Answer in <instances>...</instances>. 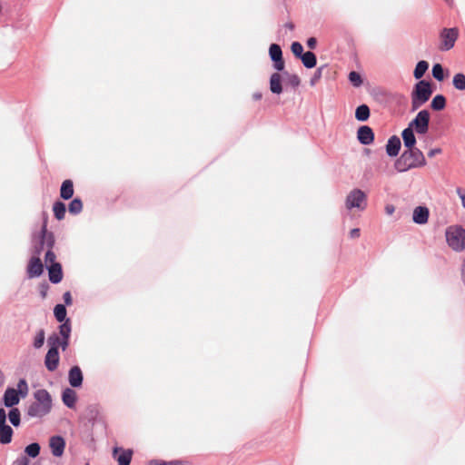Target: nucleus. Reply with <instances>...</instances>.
I'll return each mask as SVG.
<instances>
[{"instance_id": "4", "label": "nucleus", "mask_w": 465, "mask_h": 465, "mask_svg": "<svg viewBox=\"0 0 465 465\" xmlns=\"http://www.w3.org/2000/svg\"><path fill=\"white\" fill-rule=\"evenodd\" d=\"M445 239L448 246L454 252L465 250V229L458 224L450 225L445 230Z\"/></svg>"}, {"instance_id": "21", "label": "nucleus", "mask_w": 465, "mask_h": 465, "mask_svg": "<svg viewBox=\"0 0 465 465\" xmlns=\"http://www.w3.org/2000/svg\"><path fill=\"white\" fill-rule=\"evenodd\" d=\"M62 400L65 406L74 408L76 402V392L70 388H66L63 391Z\"/></svg>"}, {"instance_id": "39", "label": "nucleus", "mask_w": 465, "mask_h": 465, "mask_svg": "<svg viewBox=\"0 0 465 465\" xmlns=\"http://www.w3.org/2000/svg\"><path fill=\"white\" fill-rule=\"evenodd\" d=\"M292 52L297 57H301L303 54V47L301 43L293 42L291 46Z\"/></svg>"}, {"instance_id": "47", "label": "nucleus", "mask_w": 465, "mask_h": 465, "mask_svg": "<svg viewBox=\"0 0 465 465\" xmlns=\"http://www.w3.org/2000/svg\"><path fill=\"white\" fill-rule=\"evenodd\" d=\"M69 345V338H62L60 340V347L63 351H65Z\"/></svg>"}, {"instance_id": "49", "label": "nucleus", "mask_w": 465, "mask_h": 465, "mask_svg": "<svg viewBox=\"0 0 465 465\" xmlns=\"http://www.w3.org/2000/svg\"><path fill=\"white\" fill-rule=\"evenodd\" d=\"M350 236L351 238H358V237H360V229L354 228V229L351 230Z\"/></svg>"}, {"instance_id": "24", "label": "nucleus", "mask_w": 465, "mask_h": 465, "mask_svg": "<svg viewBox=\"0 0 465 465\" xmlns=\"http://www.w3.org/2000/svg\"><path fill=\"white\" fill-rule=\"evenodd\" d=\"M300 59L306 68H313L317 63L316 55L311 51L303 53Z\"/></svg>"}, {"instance_id": "37", "label": "nucleus", "mask_w": 465, "mask_h": 465, "mask_svg": "<svg viewBox=\"0 0 465 465\" xmlns=\"http://www.w3.org/2000/svg\"><path fill=\"white\" fill-rule=\"evenodd\" d=\"M349 80L355 87H360L362 84V79L359 73L352 71L349 74Z\"/></svg>"}, {"instance_id": "38", "label": "nucleus", "mask_w": 465, "mask_h": 465, "mask_svg": "<svg viewBox=\"0 0 465 465\" xmlns=\"http://www.w3.org/2000/svg\"><path fill=\"white\" fill-rule=\"evenodd\" d=\"M432 75L438 81H442L444 79V71L440 64H436L433 65Z\"/></svg>"}, {"instance_id": "34", "label": "nucleus", "mask_w": 465, "mask_h": 465, "mask_svg": "<svg viewBox=\"0 0 465 465\" xmlns=\"http://www.w3.org/2000/svg\"><path fill=\"white\" fill-rule=\"evenodd\" d=\"M60 340L61 337L57 333H53L52 335H50L47 339L49 350L55 349L56 351H58L60 347Z\"/></svg>"}, {"instance_id": "54", "label": "nucleus", "mask_w": 465, "mask_h": 465, "mask_svg": "<svg viewBox=\"0 0 465 465\" xmlns=\"http://www.w3.org/2000/svg\"><path fill=\"white\" fill-rule=\"evenodd\" d=\"M2 10H3V5H2V2L0 1V14L2 13Z\"/></svg>"}, {"instance_id": "43", "label": "nucleus", "mask_w": 465, "mask_h": 465, "mask_svg": "<svg viewBox=\"0 0 465 465\" xmlns=\"http://www.w3.org/2000/svg\"><path fill=\"white\" fill-rule=\"evenodd\" d=\"M456 193L457 195L459 196L460 202H461V206L462 208L465 209V189L461 188V187H457L456 188Z\"/></svg>"}, {"instance_id": "2", "label": "nucleus", "mask_w": 465, "mask_h": 465, "mask_svg": "<svg viewBox=\"0 0 465 465\" xmlns=\"http://www.w3.org/2000/svg\"><path fill=\"white\" fill-rule=\"evenodd\" d=\"M34 398L35 401L27 409L28 416L41 418L46 415L52 408V399L49 392L44 389L37 390Z\"/></svg>"}, {"instance_id": "17", "label": "nucleus", "mask_w": 465, "mask_h": 465, "mask_svg": "<svg viewBox=\"0 0 465 465\" xmlns=\"http://www.w3.org/2000/svg\"><path fill=\"white\" fill-rule=\"evenodd\" d=\"M401 149V140L396 136H392L389 139L386 144V153L389 156L398 155Z\"/></svg>"}, {"instance_id": "20", "label": "nucleus", "mask_w": 465, "mask_h": 465, "mask_svg": "<svg viewBox=\"0 0 465 465\" xmlns=\"http://www.w3.org/2000/svg\"><path fill=\"white\" fill-rule=\"evenodd\" d=\"M404 146L408 149L415 148L416 138L414 131L409 126L402 131L401 134Z\"/></svg>"}, {"instance_id": "23", "label": "nucleus", "mask_w": 465, "mask_h": 465, "mask_svg": "<svg viewBox=\"0 0 465 465\" xmlns=\"http://www.w3.org/2000/svg\"><path fill=\"white\" fill-rule=\"evenodd\" d=\"M13 436V429L5 424L3 426H0V443L2 444H8L12 440Z\"/></svg>"}, {"instance_id": "30", "label": "nucleus", "mask_w": 465, "mask_h": 465, "mask_svg": "<svg viewBox=\"0 0 465 465\" xmlns=\"http://www.w3.org/2000/svg\"><path fill=\"white\" fill-rule=\"evenodd\" d=\"M45 340V332L43 329H40L36 331L35 336L34 338L33 346L35 349H40L43 347Z\"/></svg>"}, {"instance_id": "16", "label": "nucleus", "mask_w": 465, "mask_h": 465, "mask_svg": "<svg viewBox=\"0 0 465 465\" xmlns=\"http://www.w3.org/2000/svg\"><path fill=\"white\" fill-rule=\"evenodd\" d=\"M68 381L72 387L78 388L83 383V373L78 366H74L70 369L68 374Z\"/></svg>"}, {"instance_id": "9", "label": "nucleus", "mask_w": 465, "mask_h": 465, "mask_svg": "<svg viewBox=\"0 0 465 465\" xmlns=\"http://www.w3.org/2000/svg\"><path fill=\"white\" fill-rule=\"evenodd\" d=\"M269 54L271 59L273 61V67L277 71H282L284 69V61L282 59V52L279 45L272 44L269 48Z\"/></svg>"}, {"instance_id": "15", "label": "nucleus", "mask_w": 465, "mask_h": 465, "mask_svg": "<svg viewBox=\"0 0 465 465\" xmlns=\"http://www.w3.org/2000/svg\"><path fill=\"white\" fill-rule=\"evenodd\" d=\"M43 272V264L38 257H34L30 260L27 273L30 278L38 277Z\"/></svg>"}, {"instance_id": "13", "label": "nucleus", "mask_w": 465, "mask_h": 465, "mask_svg": "<svg viewBox=\"0 0 465 465\" xmlns=\"http://www.w3.org/2000/svg\"><path fill=\"white\" fill-rule=\"evenodd\" d=\"M59 352L55 349L48 350L45 358V365L49 371H54L57 369L59 364Z\"/></svg>"}, {"instance_id": "50", "label": "nucleus", "mask_w": 465, "mask_h": 465, "mask_svg": "<svg viewBox=\"0 0 465 465\" xmlns=\"http://www.w3.org/2000/svg\"><path fill=\"white\" fill-rule=\"evenodd\" d=\"M64 302L69 305L72 303V297H71V294L69 292H66L64 294Z\"/></svg>"}, {"instance_id": "36", "label": "nucleus", "mask_w": 465, "mask_h": 465, "mask_svg": "<svg viewBox=\"0 0 465 465\" xmlns=\"http://www.w3.org/2000/svg\"><path fill=\"white\" fill-rule=\"evenodd\" d=\"M8 418L10 422L17 427L20 424V411L18 409L14 408L9 411Z\"/></svg>"}, {"instance_id": "41", "label": "nucleus", "mask_w": 465, "mask_h": 465, "mask_svg": "<svg viewBox=\"0 0 465 465\" xmlns=\"http://www.w3.org/2000/svg\"><path fill=\"white\" fill-rule=\"evenodd\" d=\"M14 465H36V464L31 463L29 459L26 456H20L15 460V461L14 462Z\"/></svg>"}, {"instance_id": "48", "label": "nucleus", "mask_w": 465, "mask_h": 465, "mask_svg": "<svg viewBox=\"0 0 465 465\" xmlns=\"http://www.w3.org/2000/svg\"><path fill=\"white\" fill-rule=\"evenodd\" d=\"M440 153H441V150L440 148H434V149H431V150L429 151L428 156L429 157H433L436 154H439Z\"/></svg>"}, {"instance_id": "3", "label": "nucleus", "mask_w": 465, "mask_h": 465, "mask_svg": "<svg viewBox=\"0 0 465 465\" xmlns=\"http://www.w3.org/2000/svg\"><path fill=\"white\" fill-rule=\"evenodd\" d=\"M344 206L349 212H364L368 207L367 193L359 188L351 190L345 197Z\"/></svg>"}, {"instance_id": "31", "label": "nucleus", "mask_w": 465, "mask_h": 465, "mask_svg": "<svg viewBox=\"0 0 465 465\" xmlns=\"http://www.w3.org/2000/svg\"><path fill=\"white\" fill-rule=\"evenodd\" d=\"M453 85L457 90L464 91L465 90V74L459 73L453 76Z\"/></svg>"}, {"instance_id": "53", "label": "nucleus", "mask_w": 465, "mask_h": 465, "mask_svg": "<svg viewBox=\"0 0 465 465\" xmlns=\"http://www.w3.org/2000/svg\"><path fill=\"white\" fill-rule=\"evenodd\" d=\"M253 97H254V99L259 100V99L262 98V94H254Z\"/></svg>"}, {"instance_id": "35", "label": "nucleus", "mask_w": 465, "mask_h": 465, "mask_svg": "<svg viewBox=\"0 0 465 465\" xmlns=\"http://www.w3.org/2000/svg\"><path fill=\"white\" fill-rule=\"evenodd\" d=\"M71 334V324L69 322V320H66L64 322H63L59 327V336L62 338H70Z\"/></svg>"}, {"instance_id": "14", "label": "nucleus", "mask_w": 465, "mask_h": 465, "mask_svg": "<svg viewBox=\"0 0 465 465\" xmlns=\"http://www.w3.org/2000/svg\"><path fill=\"white\" fill-rule=\"evenodd\" d=\"M132 450H123L121 448L114 449V458L117 460L119 465H129L132 459Z\"/></svg>"}, {"instance_id": "45", "label": "nucleus", "mask_w": 465, "mask_h": 465, "mask_svg": "<svg viewBox=\"0 0 465 465\" xmlns=\"http://www.w3.org/2000/svg\"><path fill=\"white\" fill-rule=\"evenodd\" d=\"M316 45H317V40L316 38L314 37H310L308 40H307V46L310 48V49H314L316 47Z\"/></svg>"}, {"instance_id": "42", "label": "nucleus", "mask_w": 465, "mask_h": 465, "mask_svg": "<svg viewBox=\"0 0 465 465\" xmlns=\"http://www.w3.org/2000/svg\"><path fill=\"white\" fill-rule=\"evenodd\" d=\"M54 260H55V254L50 250L47 251L45 253V257L46 265L49 264V266H50V265L55 263Z\"/></svg>"}, {"instance_id": "6", "label": "nucleus", "mask_w": 465, "mask_h": 465, "mask_svg": "<svg viewBox=\"0 0 465 465\" xmlns=\"http://www.w3.org/2000/svg\"><path fill=\"white\" fill-rule=\"evenodd\" d=\"M18 390L8 388L4 394V404L6 407H14L15 405L19 403L20 397L19 393H22L23 396L26 394L27 391V383L25 380H20L17 384Z\"/></svg>"}, {"instance_id": "44", "label": "nucleus", "mask_w": 465, "mask_h": 465, "mask_svg": "<svg viewBox=\"0 0 465 465\" xmlns=\"http://www.w3.org/2000/svg\"><path fill=\"white\" fill-rule=\"evenodd\" d=\"M387 215H392L395 212V206L391 203H387L384 207Z\"/></svg>"}, {"instance_id": "40", "label": "nucleus", "mask_w": 465, "mask_h": 465, "mask_svg": "<svg viewBox=\"0 0 465 465\" xmlns=\"http://www.w3.org/2000/svg\"><path fill=\"white\" fill-rule=\"evenodd\" d=\"M288 83L290 85L296 88L300 85L301 80L297 74H290L288 75Z\"/></svg>"}, {"instance_id": "11", "label": "nucleus", "mask_w": 465, "mask_h": 465, "mask_svg": "<svg viewBox=\"0 0 465 465\" xmlns=\"http://www.w3.org/2000/svg\"><path fill=\"white\" fill-rule=\"evenodd\" d=\"M49 447L54 457H61L64 451L65 441L61 436H53L49 440Z\"/></svg>"}, {"instance_id": "10", "label": "nucleus", "mask_w": 465, "mask_h": 465, "mask_svg": "<svg viewBox=\"0 0 465 465\" xmlns=\"http://www.w3.org/2000/svg\"><path fill=\"white\" fill-rule=\"evenodd\" d=\"M430 210L428 207L420 205L413 209L412 221L416 224L423 225L429 221Z\"/></svg>"}, {"instance_id": "19", "label": "nucleus", "mask_w": 465, "mask_h": 465, "mask_svg": "<svg viewBox=\"0 0 465 465\" xmlns=\"http://www.w3.org/2000/svg\"><path fill=\"white\" fill-rule=\"evenodd\" d=\"M270 90L272 94H280L282 93V75L279 73H273L270 78Z\"/></svg>"}, {"instance_id": "46", "label": "nucleus", "mask_w": 465, "mask_h": 465, "mask_svg": "<svg viewBox=\"0 0 465 465\" xmlns=\"http://www.w3.org/2000/svg\"><path fill=\"white\" fill-rule=\"evenodd\" d=\"M6 413L4 409H0V426L5 425L6 422Z\"/></svg>"}, {"instance_id": "32", "label": "nucleus", "mask_w": 465, "mask_h": 465, "mask_svg": "<svg viewBox=\"0 0 465 465\" xmlns=\"http://www.w3.org/2000/svg\"><path fill=\"white\" fill-rule=\"evenodd\" d=\"M69 213H72V214H78L81 213L82 209H83V203H82V201L78 198H75L70 203H69Z\"/></svg>"}, {"instance_id": "7", "label": "nucleus", "mask_w": 465, "mask_h": 465, "mask_svg": "<svg viewBox=\"0 0 465 465\" xmlns=\"http://www.w3.org/2000/svg\"><path fill=\"white\" fill-rule=\"evenodd\" d=\"M430 113L427 110L420 111L415 118L411 121L409 127L417 134H425L429 130Z\"/></svg>"}, {"instance_id": "18", "label": "nucleus", "mask_w": 465, "mask_h": 465, "mask_svg": "<svg viewBox=\"0 0 465 465\" xmlns=\"http://www.w3.org/2000/svg\"><path fill=\"white\" fill-rule=\"evenodd\" d=\"M49 280L53 283H59L63 279L62 267L59 263H54L48 267Z\"/></svg>"}, {"instance_id": "22", "label": "nucleus", "mask_w": 465, "mask_h": 465, "mask_svg": "<svg viewBox=\"0 0 465 465\" xmlns=\"http://www.w3.org/2000/svg\"><path fill=\"white\" fill-rule=\"evenodd\" d=\"M74 194V184L71 180H65L63 182L61 190H60V195L63 199L68 200L72 198Z\"/></svg>"}, {"instance_id": "52", "label": "nucleus", "mask_w": 465, "mask_h": 465, "mask_svg": "<svg viewBox=\"0 0 465 465\" xmlns=\"http://www.w3.org/2000/svg\"><path fill=\"white\" fill-rule=\"evenodd\" d=\"M4 385V375L2 372H0V389Z\"/></svg>"}, {"instance_id": "1", "label": "nucleus", "mask_w": 465, "mask_h": 465, "mask_svg": "<svg viewBox=\"0 0 465 465\" xmlns=\"http://www.w3.org/2000/svg\"><path fill=\"white\" fill-rule=\"evenodd\" d=\"M426 164L425 157L418 148L407 149L395 162V168L399 173L418 168Z\"/></svg>"}, {"instance_id": "8", "label": "nucleus", "mask_w": 465, "mask_h": 465, "mask_svg": "<svg viewBox=\"0 0 465 465\" xmlns=\"http://www.w3.org/2000/svg\"><path fill=\"white\" fill-rule=\"evenodd\" d=\"M459 36V31L457 28H444L440 33V49L442 51H448L451 49Z\"/></svg>"}, {"instance_id": "29", "label": "nucleus", "mask_w": 465, "mask_h": 465, "mask_svg": "<svg viewBox=\"0 0 465 465\" xmlns=\"http://www.w3.org/2000/svg\"><path fill=\"white\" fill-rule=\"evenodd\" d=\"M430 105L433 110H442L446 105V99L443 95L438 94L432 99Z\"/></svg>"}, {"instance_id": "5", "label": "nucleus", "mask_w": 465, "mask_h": 465, "mask_svg": "<svg viewBox=\"0 0 465 465\" xmlns=\"http://www.w3.org/2000/svg\"><path fill=\"white\" fill-rule=\"evenodd\" d=\"M432 89L429 82L419 81L411 92V111L418 110L430 97Z\"/></svg>"}, {"instance_id": "26", "label": "nucleus", "mask_w": 465, "mask_h": 465, "mask_svg": "<svg viewBox=\"0 0 465 465\" xmlns=\"http://www.w3.org/2000/svg\"><path fill=\"white\" fill-rule=\"evenodd\" d=\"M40 450H41V447L38 443H36V442L31 443L25 448V455L24 456H26L27 458L28 457L36 458L40 453Z\"/></svg>"}, {"instance_id": "27", "label": "nucleus", "mask_w": 465, "mask_h": 465, "mask_svg": "<svg viewBox=\"0 0 465 465\" xmlns=\"http://www.w3.org/2000/svg\"><path fill=\"white\" fill-rule=\"evenodd\" d=\"M429 68V64L426 61H420L414 69L413 75L416 79H420Z\"/></svg>"}, {"instance_id": "51", "label": "nucleus", "mask_w": 465, "mask_h": 465, "mask_svg": "<svg viewBox=\"0 0 465 465\" xmlns=\"http://www.w3.org/2000/svg\"><path fill=\"white\" fill-rule=\"evenodd\" d=\"M321 77V70L319 69L315 75L311 79V84L314 85L316 81Z\"/></svg>"}, {"instance_id": "33", "label": "nucleus", "mask_w": 465, "mask_h": 465, "mask_svg": "<svg viewBox=\"0 0 465 465\" xmlns=\"http://www.w3.org/2000/svg\"><path fill=\"white\" fill-rule=\"evenodd\" d=\"M54 313L55 319L58 322H63L66 317V309H65L64 305L57 304L54 307Z\"/></svg>"}, {"instance_id": "25", "label": "nucleus", "mask_w": 465, "mask_h": 465, "mask_svg": "<svg viewBox=\"0 0 465 465\" xmlns=\"http://www.w3.org/2000/svg\"><path fill=\"white\" fill-rule=\"evenodd\" d=\"M370 117V108L366 104H361L356 108L355 118L358 121L364 122Z\"/></svg>"}, {"instance_id": "28", "label": "nucleus", "mask_w": 465, "mask_h": 465, "mask_svg": "<svg viewBox=\"0 0 465 465\" xmlns=\"http://www.w3.org/2000/svg\"><path fill=\"white\" fill-rule=\"evenodd\" d=\"M53 211L55 218L57 220H62L64 218L65 214V204L62 202H55L53 206Z\"/></svg>"}, {"instance_id": "12", "label": "nucleus", "mask_w": 465, "mask_h": 465, "mask_svg": "<svg viewBox=\"0 0 465 465\" xmlns=\"http://www.w3.org/2000/svg\"><path fill=\"white\" fill-rule=\"evenodd\" d=\"M357 138L361 144H371L374 140L372 129L367 125L361 126L357 131Z\"/></svg>"}]
</instances>
